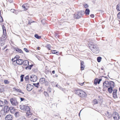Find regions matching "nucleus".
Listing matches in <instances>:
<instances>
[{"instance_id": "obj_1", "label": "nucleus", "mask_w": 120, "mask_h": 120, "mask_svg": "<svg viewBox=\"0 0 120 120\" xmlns=\"http://www.w3.org/2000/svg\"><path fill=\"white\" fill-rule=\"evenodd\" d=\"M88 46L91 51L94 53H97L99 52V48L96 45L94 44L93 43L90 42L88 43Z\"/></svg>"}, {"instance_id": "obj_2", "label": "nucleus", "mask_w": 120, "mask_h": 120, "mask_svg": "<svg viewBox=\"0 0 120 120\" xmlns=\"http://www.w3.org/2000/svg\"><path fill=\"white\" fill-rule=\"evenodd\" d=\"M20 109L23 111H27L26 115L27 116L31 115V113L30 111V108L29 106L27 105H22L20 106Z\"/></svg>"}, {"instance_id": "obj_3", "label": "nucleus", "mask_w": 120, "mask_h": 120, "mask_svg": "<svg viewBox=\"0 0 120 120\" xmlns=\"http://www.w3.org/2000/svg\"><path fill=\"white\" fill-rule=\"evenodd\" d=\"M2 27L3 32L2 36L1 38V41H2L4 43L5 40L7 38V35L5 27L4 25H2Z\"/></svg>"}, {"instance_id": "obj_4", "label": "nucleus", "mask_w": 120, "mask_h": 120, "mask_svg": "<svg viewBox=\"0 0 120 120\" xmlns=\"http://www.w3.org/2000/svg\"><path fill=\"white\" fill-rule=\"evenodd\" d=\"M74 92L76 94L81 97L85 98L87 96L85 92L80 90H75Z\"/></svg>"}, {"instance_id": "obj_5", "label": "nucleus", "mask_w": 120, "mask_h": 120, "mask_svg": "<svg viewBox=\"0 0 120 120\" xmlns=\"http://www.w3.org/2000/svg\"><path fill=\"white\" fill-rule=\"evenodd\" d=\"M10 101L12 105L13 106H15L16 108H17L18 105V102L16 99L15 98H13L10 99Z\"/></svg>"}, {"instance_id": "obj_6", "label": "nucleus", "mask_w": 120, "mask_h": 120, "mask_svg": "<svg viewBox=\"0 0 120 120\" xmlns=\"http://www.w3.org/2000/svg\"><path fill=\"white\" fill-rule=\"evenodd\" d=\"M109 81H106L104 82L103 84V89L105 90L106 88L109 87Z\"/></svg>"}, {"instance_id": "obj_7", "label": "nucleus", "mask_w": 120, "mask_h": 120, "mask_svg": "<svg viewBox=\"0 0 120 120\" xmlns=\"http://www.w3.org/2000/svg\"><path fill=\"white\" fill-rule=\"evenodd\" d=\"M84 12L83 11H81L78 12L75 16L76 18L78 19L81 18L83 15Z\"/></svg>"}, {"instance_id": "obj_8", "label": "nucleus", "mask_w": 120, "mask_h": 120, "mask_svg": "<svg viewBox=\"0 0 120 120\" xmlns=\"http://www.w3.org/2000/svg\"><path fill=\"white\" fill-rule=\"evenodd\" d=\"M37 79V76L34 75H32L30 76V80L32 82H34L36 81Z\"/></svg>"}, {"instance_id": "obj_9", "label": "nucleus", "mask_w": 120, "mask_h": 120, "mask_svg": "<svg viewBox=\"0 0 120 120\" xmlns=\"http://www.w3.org/2000/svg\"><path fill=\"white\" fill-rule=\"evenodd\" d=\"M113 116L115 120H118L119 119V116L118 113L116 112H113Z\"/></svg>"}, {"instance_id": "obj_10", "label": "nucleus", "mask_w": 120, "mask_h": 120, "mask_svg": "<svg viewBox=\"0 0 120 120\" xmlns=\"http://www.w3.org/2000/svg\"><path fill=\"white\" fill-rule=\"evenodd\" d=\"M33 86L31 85L30 84H28L26 85V89L28 91H31L33 88Z\"/></svg>"}, {"instance_id": "obj_11", "label": "nucleus", "mask_w": 120, "mask_h": 120, "mask_svg": "<svg viewBox=\"0 0 120 120\" xmlns=\"http://www.w3.org/2000/svg\"><path fill=\"white\" fill-rule=\"evenodd\" d=\"M9 109H9V107L8 106H4V112L7 113L8 112L9 110Z\"/></svg>"}, {"instance_id": "obj_12", "label": "nucleus", "mask_w": 120, "mask_h": 120, "mask_svg": "<svg viewBox=\"0 0 120 120\" xmlns=\"http://www.w3.org/2000/svg\"><path fill=\"white\" fill-rule=\"evenodd\" d=\"M12 116L11 115H7L5 117V120H12Z\"/></svg>"}, {"instance_id": "obj_13", "label": "nucleus", "mask_w": 120, "mask_h": 120, "mask_svg": "<svg viewBox=\"0 0 120 120\" xmlns=\"http://www.w3.org/2000/svg\"><path fill=\"white\" fill-rule=\"evenodd\" d=\"M24 61L20 59H18L16 61V63L19 65H21L23 64Z\"/></svg>"}, {"instance_id": "obj_14", "label": "nucleus", "mask_w": 120, "mask_h": 120, "mask_svg": "<svg viewBox=\"0 0 120 120\" xmlns=\"http://www.w3.org/2000/svg\"><path fill=\"white\" fill-rule=\"evenodd\" d=\"M81 65V70H83L85 67V65L84 64V62L83 61H81L80 62Z\"/></svg>"}, {"instance_id": "obj_15", "label": "nucleus", "mask_w": 120, "mask_h": 120, "mask_svg": "<svg viewBox=\"0 0 120 120\" xmlns=\"http://www.w3.org/2000/svg\"><path fill=\"white\" fill-rule=\"evenodd\" d=\"M40 82L41 84H43L45 83L46 82V81L45 80L44 78H41L40 80Z\"/></svg>"}, {"instance_id": "obj_16", "label": "nucleus", "mask_w": 120, "mask_h": 120, "mask_svg": "<svg viewBox=\"0 0 120 120\" xmlns=\"http://www.w3.org/2000/svg\"><path fill=\"white\" fill-rule=\"evenodd\" d=\"M109 87H114V83L112 81H109Z\"/></svg>"}, {"instance_id": "obj_17", "label": "nucleus", "mask_w": 120, "mask_h": 120, "mask_svg": "<svg viewBox=\"0 0 120 120\" xmlns=\"http://www.w3.org/2000/svg\"><path fill=\"white\" fill-rule=\"evenodd\" d=\"M24 79L26 81V82L28 83L29 82V77L28 75H27L24 78Z\"/></svg>"}, {"instance_id": "obj_18", "label": "nucleus", "mask_w": 120, "mask_h": 120, "mask_svg": "<svg viewBox=\"0 0 120 120\" xmlns=\"http://www.w3.org/2000/svg\"><path fill=\"white\" fill-rule=\"evenodd\" d=\"M15 116V117H17L19 116H20L19 112H16L14 114Z\"/></svg>"}, {"instance_id": "obj_19", "label": "nucleus", "mask_w": 120, "mask_h": 120, "mask_svg": "<svg viewBox=\"0 0 120 120\" xmlns=\"http://www.w3.org/2000/svg\"><path fill=\"white\" fill-rule=\"evenodd\" d=\"M23 65L25 66H27L29 65V61L27 60H25L24 61Z\"/></svg>"}, {"instance_id": "obj_20", "label": "nucleus", "mask_w": 120, "mask_h": 120, "mask_svg": "<svg viewBox=\"0 0 120 120\" xmlns=\"http://www.w3.org/2000/svg\"><path fill=\"white\" fill-rule=\"evenodd\" d=\"M22 7L24 8V10H27L28 9L26 4H23L22 6Z\"/></svg>"}, {"instance_id": "obj_21", "label": "nucleus", "mask_w": 120, "mask_h": 120, "mask_svg": "<svg viewBox=\"0 0 120 120\" xmlns=\"http://www.w3.org/2000/svg\"><path fill=\"white\" fill-rule=\"evenodd\" d=\"M17 120H26V119L24 116H22L17 119Z\"/></svg>"}, {"instance_id": "obj_22", "label": "nucleus", "mask_w": 120, "mask_h": 120, "mask_svg": "<svg viewBox=\"0 0 120 120\" xmlns=\"http://www.w3.org/2000/svg\"><path fill=\"white\" fill-rule=\"evenodd\" d=\"M14 90L15 91L18 92H20L23 94H24L22 92L21 90L20 89H16L15 88H14Z\"/></svg>"}, {"instance_id": "obj_23", "label": "nucleus", "mask_w": 120, "mask_h": 120, "mask_svg": "<svg viewBox=\"0 0 120 120\" xmlns=\"http://www.w3.org/2000/svg\"><path fill=\"white\" fill-rule=\"evenodd\" d=\"M16 51H17V52H19L21 53H22L23 51L21 50V49H19L17 48L16 49Z\"/></svg>"}, {"instance_id": "obj_24", "label": "nucleus", "mask_w": 120, "mask_h": 120, "mask_svg": "<svg viewBox=\"0 0 120 120\" xmlns=\"http://www.w3.org/2000/svg\"><path fill=\"white\" fill-rule=\"evenodd\" d=\"M108 90L109 93H111L113 91L112 87H109L108 88Z\"/></svg>"}, {"instance_id": "obj_25", "label": "nucleus", "mask_w": 120, "mask_h": 120, "mask_svg": "<svg viewBox=\"0 0 120 120\" xmlns=\"http://www.w3.org/2000/svg\"><path fill=\"white\" fill-rule=\"evenodd\" d=\"M90 11L89 9H86L85 11V13L86 15H89V14Z\"/></svg>"}, {"instance_id": "obj_26", "label": "nucleus", "mask_w": 120, "mask_h": 120, "mask_svg": "<svg viewBox=\"0 0 120 120\" xmlns=\"http://www.w3.org/2000/svg\"><path fill=\"white\" fill-rule=\"evenodd\" d=\"M116 9L117 11H120V4H119L117 5Z\"/></svg>"}, {"instance_id": "obj_27", "label": "nucleus", "mask_w": 120, "mask_h": 120, "mask_svg": "<svg viewBox=\"0 0 120 120\" xmlns=\"http://www.w3.org/2000/svg\"><path fill=\"white\" fill-rule=\"evenodd\" d=\"M33 84L34 86L37 88H38L39 86V82H38L37 83H33Z\"/></svg>"}, {"instance_id": "obj_28", "label": "nucleus", "mask_w": 120, "mask_h": 120, "mask_svg": "<svg viewBox=\"0 0 120 120\" xmlns=\"http://www.w3.org/2000/svg\"><path fill=\"white\" fill-rule=\"evenodd\" d=\"M105 114L106 116L109 118L111 116V115L108 112H107L105 113Z\"/></svg>"}, {"instance_id": "obj_29", "label": "nucleus", "mask_w": 120, "mask_h": 120, "mask_svg": "<svg viewBox=\"0 0 120 120\" xmlns=\"http://www.w3.org/2000/svg\"><path fill=\"white\" fill-rule=\"evenodd\" d=\"M33 66L32 65H31L29 66L26 67L25 69H30Z\"/></svg>"}, {"instance_id": "obj_30", "label": "nucleus", "mask_w": 120, "mask_h": 120, "mask_svg": "<svg viewBox=\"0 0 120 120\" xmlns=\"http://www.w3.org/2000/svg\"><path fill=\"white\" fill-rule=\"evenodd\" d=\"M112 95L113 96V97L115 98H118L116 94V93H112Z\"/></svg>"}, {"instance_id": "obj_31", "label": "nucleus", "mask_w": 120, "mask_h": 120, "mask_svg": "<svg viewBox=\"0 0 120 120\" xmlns=\"http://www.w3.org/2000/svg\"><path fill=\"white\" fill-rule=\"evenodd\" d=\"M18 60V59H17V58L15 57L13 59H12V60L13 62V63H14V62L16 61H16Z\"/></svg>"}, {"instance_id": "obj_32", "label": "nucleus", "mask_w": 120, "mask_h": 120, "mask_svg": "<svg viewBox=\"0 0 120 120\" xmlns=\"http://www.w3.org/2000/svg\"><path fill=\"white\" fill-rule=\"evenodd\" d=\"M4 102L1 100H0V106H4Z\"/></svg>"}, {"instance_id": "obj_33", "label": "nucleus", "mask_w": 120, "mask_h": 120, "mask_svg": "<svg viewBox=\"0 0 120 120\" xmlns=\"http://www.w3.org/2000/svg\"><path fill=\"white\" fill-rule=\"evenodd\" d=\"M34 37L35 38L38 39H40L41 37V36H38L37 34H35Z\"/></svg>"}, {"instance_id": "obj_34", "label": "nucleus", "mask_w": 120, "mask_h": 120, "mask_svg": "<svg viewBox=\"0 0 120 120\" xmlns=\"http://www.w3.org/2000/svg\"><path fill=\"white\" fill-rule=\"evenodd\" d=\"M46 47L47 49H49V50H50V48L51 46L49 44H47L46 45Z\"/></svg>"}, {"instance_id": "obj_35", "label": "nucleus", "mask_w": 120, "mask_h": 120, "mask_svg": "<svg viewBox=\"0 0 120 120\" xmlns=\"http://www.w3.org/2000/svg\"><path fill=\"white\" fill-rule=\"evenodd\" d=\"M93 102L94 104H97L98 103V101L96 99H94L93 101Z\"/></svg>"}, {"instance_id": "obj_36", "label": "nucleus", "mask_w": 120, "mask_h": 120, "mask_svg": "<svg viewBox=\"0 0 120 120\" xmlns=\"http://www.w3.org/2000/svg\"><path fill=\"white\" fill-rule=\"evenodd\" d=\"M24 76V75H22L20 76L21 78V81H20L21 82H23V77Z\"/></svg>"}, {"instance_id": "obj_37", "label": "nucleus", "mask_w": 120, "mask_h": 120, "mask_svg": "<svg viewBox=\"0 0 120 120\" xmlns=\"http://www.w3.org/2000/svg\"><path fill=\"white\" fill-rule=\"evenodd\" d=\"M20 99L21 101H24V102H27V100L26 99H25L23 98H20Z\"/></svg>"}, {"instance_id": "obj_38", "label": "nucleus", "mask_w": 120, "mask_h": 120, "mask_svg": "<svg viewBox=\"0 0 120 120\" xmlns=\"http://www.w3.org/2000/svg\"><path fill=\"white\" fill-rule=\"evenodd\" d=\"M101 57H98L97 58V60L98 62H100L101 61Z\"/></svg>"}, {"instance_id": "obj_39", "label": "nucleus", "mask_w": 120, "mask_h": 120, "mask_svg": "<svg viewBox=\"0 0 120 120\" xmlns=\"http://www.w3.org/2000/svg\"><path fill=\"white\" fill-rule=\"evenodd\" d=\"M4 91V88L2 87H0V93H1L2 92Z\"/></svg>"}, {"instance_id": "obj_40", "label": "nucleus", "mask_w": 120, "mask_h": 120, "mask_svg": "<svg viewBox=\"0 0 120 120\" xmlns=\"http://www.w3.org/2000/svg\"><path fill=\"white\" fill-rule=\"evenodd\" d=\"M3 19L1 15H0V22H2L3 21Z\"/></svg>"}, {"instance_id": "obj_41", "label": "nucleus", "mask_w": 120, "mask_h": 120, "mask_svg": "<svg viewBox=\"0 0 120 120\" xmlns=\"http://www.w3.org/2000/svg\"><path fill=\"white\" fill-rule=\"evenodd\" d=\"M52 52L53 54H56V53H57V52H56V51L55 50H53L52 51Z\"/></svg>"}, {"instance_id": "obj_42", "label": "nucleus", "mask_w": 120, "mask_h": 120, "mask_svg": "<svg viewBox=\"0 0 120 120\" xmlns=\"http://www.w3.org/2000/svg\"><path fill=\"white\" fill-rule=\"evenodd\" d=\"M4 83L6 84H8L9 83V82L7 80H5L4 81Z\"/></svg>"}, {"instance_id": "obj_43", "label": "nucleus", "mask_w": 120, "mask_h": 120, "mask_svg": "<svg viewBox=\"0 0 120 120\" xmlns=\"http://www.w3.org/2000/svg\"><path fill=\"white\" fill-rule=\"evenodd\" d=\"M44 94H45V96L46 97L47 96H49V94H48L47 93V92H44Z\"/></svg>"}, {"instance_id": "obj_44", "label": "nucleus", "mask_w": 120, "mask_h": 120, "mask_svg": "<svg viewBox=\"0 0 120 120\" xmlns=\"http://www.w3.org/2000/svg\"><path fill=\"white\" fill-rule=\"evenodd\" d=\"M117 17L119 19H120V12L118 14Z\"/></svg>"}, {"instance_id": "obj_45", "label": "nucleus", "mask_w": 120, "mask_h": 120, "mask_svg": "<svg viewBox=\"0 0 120 120\" xmlns=\"http://www.w3.org/2000/svg\"><path fill=\"white\" fill-rule=\"evenodd\" d=\"M4 104H8V101L6 100H4Z\"/></svg>"}, {"instance_id": "obj_46", "label": "nucleus", "mask_w": 120, "mask_h": 120, "mask_svg": "<svg viewBox=\"0 0 120 120\" xmlns=\"http://www.w3.org/2000/svg\"><path fill=\"white\" fill-rule=\"evenodd\" d=\"M24 49L25 51H26V52H29V51L28 50V49L26 48H24Z\"/></svg>"}, {"instance_id": "obj_47", "label": "nucleus", "mask_w": 120, "mask_h": 120, "mask_svg": "<svg viewBox=\"0 0 120 120\" xmlns=\"http://www.w3.org/2000/svg\"><path fill=\"white\" fill-rule=\"evenodd\" d=\"M56 87H58V88L60 89V88H61V87L59 85H58V84L56 85Z\"/></svg>"}, {"instance_id": "obj_48", "label": "nucleus", "mask_w": 120, "mask_h": 120, "mask_svg": "<svg viewBox=\"0 0 120 120\" xmlns=\"http://www.w3.org/2000/svg\"><path fill=\"white\" fill-rule=\"evenodd\" d=\"M84 6L85 8H87L88 7V5L87 4H85L84 5Z\"/></svg>"}, {"instance_id": "obj_49", "label": "nucleus", "mask_w": 120, "mask_h": 120, "mask_svg": "<svg viewBox=\"0 0 120 120\" xmlns=\"http://www.w3.org/2000/svg\"><path fill=\"white\" fill-rule=\"evenodd\" d=\"M117 90L116 89H114L113 90V92L112 93L114 94V93H117Z\"/></svg>"}, {"instance_id": "obj_50", "label": "nucleus", "mask_w": 120, "mask_h": 120, "mask_svg": "<svg viewBox=\"0 0 120 120\" xmlns=\"http://www.w3.org/2000/svg\"><path fill=\"white\" fill-rule=\"evenodd\" d=\"M90 16L91 18H94V14H92L90 15Z\"/></svg>"}, {"instance_id": "obj_51", "label": "nucleus", "mask_w": 120, "mask_h": 120, "mask_svg": "<svg viewBox=\"0 0 120 120\" xmlns=\"http://www.w3.org/2000/svg\"><path fill=\"white\" fill-rule=\"evenodd\" d=\"M55 36L56 38L58 37V34H55Z\"/></svg>"}, {"instance_id": "obj_52", "label": "nucleus", "mask_w": 120, "mask_h": 120, "mask_svg": "<svg viewBox=\"0 0 120 120\" xmlns=\"http://www.w3.org/2000/svg\"><path fill=\"white\" fill-rule=\"evenodd\" d=\"M26 4V7L28 8L29 7V5L28 4Z\"/></svg>"}, {"instance_id": "obj_53", "label": "nucleus", "mask_w": 120, "mask_h": 120, "mask_svg": "<svg viewBox=\"0 0 120 120\" xmlns=\"http://www.w3.org/2000/svg\"><path fill=\"white\" fill-rule=\"evenodd\" d=\"M15 57L17 58V59L18 58H19L20 56H19L17 55Z\"/></svg>"}, {"instance_id": "obj_54", "label": "nucleus", "mask_w": 120, "mask_h": 120, "mask_svg": "<svg viewBox=\"0 0 120 120\" xmlns=\"http://www.w3.org/2000/svg\"><path fill=\"white\" fill-rule=\"evenodd\" d=\"M98 83L97 82V81H96L95 80L94 81V84L96 85Z\"/></svg>"}, {"instance_id": "obj_55", "label": "nucleus", "mask_w": 120, "mask_h": 120, "mask_svg": "<svg viewBox=\"0 0 120 120\" xmlns=\"http://www.w3.org/2000/svg\"><path fill=\"white\" fill-rule=\"evenodd\" d=\"M9 109H10V110H11L13 109V107H10V108H9Z\"/></svg>"}, {"instance_id": "obj_56", "label": "nucleus", "mask_w": 120, "mask_h": 120, "mask_svg": "<svg viewBox=\"0 0 120 120\" xmlns=\"http://www.w3.org/2000/svg\"><path fill=\"white\" fill-rule=\"evenodd\" d=\"M84 83V82H83V83H79V84L80 85H82L83 84V83Z\"/></svg>"}, {"instance_id": "obj_57", "label": "nucleus", "mask_w": 120, "mask_h": 120, "mask_svg": "<svg viewBox=\"0 0 120 120\" xmlns=\"http://www.w3.org/2000/svg\"><path fill=\"white\" fill-rule=\"evenodd\" d=\"M98 80L99 81V82H98V84H99V83H100V82L101 80V79H98Z\"/></svg>"}, {"instance_id": "obj_58", "label": "nucleus", "mask_w": 120, "mask_h": 120, "mask_svg": "<svg viewBox=\"0 0 120 120\" xmlns=\"http://www.w3.org/2000/svg\"><path fill=\"white\" fill-rule=\"evenodd\" d=\"M60 89H61V90L63 91H64V88H60Z\"/></svg>"}, {"instance_id": "obj_59", "label": "nucleus", "mask_w": 120, "mask_h": 120, "mask_svg": "<svg viewBox=\"0 0 120 120\" xmlns=\"http://www.w3.org/2000/svg\"><path fill=\"white\" fill-rule=\"evenodd\" d=\"M55 71H52V73L53 74H54L55 73Z\"/></svg>"}, {"instance_id": "obj_60", "label": "nucleus", "mask_w": 120, "mask_h": 120, "mask_svg": "<svg viewBox=\"0 0 120 120\" xmlns=\"http://www.w3.org/2000/svg\"><path fill=\"white\" fill-rule=\"evenodd\" d=\"M40 48L39 47H38L37 48V49L38 50H39L40 49Z\"/></svg>"}, {"instance_id": "obj_61", "label": "nucleus", "mask_w": 120, "mask_h": 120, "mask_svg": "<svg viewBox=\"0 0 120 120\" xmlns=\"http://www.w3.org/2000/svg\"><path fill=\"white\" fill-rule=\"evenodd\" d=\"M5 48H6V47H5H5H4V48H2V49L3 50H4V49Z\"/></svg>"}, {"instance_id": "obj_62", "label": "nucleus", "mask_w": 120, "mask_h": 120, "mask_svg": "<svg viewBox=\"0 0 120 120\" xmlns=\"http://www.w3.org/2000/svg\"><path fill=\"white\" fill-rule=\"evenodd\" d=\"M97 81V83H98V82H99V81H98V80H96Z\"/></svg>"}, {"instance_id": "obj_63", "label": "nucleus", "mask_w": 120, "mask_h": 120, "mask_svg": "<svg viewBox=\"0 0 120 120\" xmlns=\"http://www.w3.org/2000/svg\"><path fill=\"white\" fill-rule=\"evenodd\" d=\"M34 120H38V119L36 118H35Z\"/></svg>"}, {"instance_id": "obj_64", "label": "nucleus", "mask_w": 120, "mask_h": 120, "mask_svg": "<svg viewBox=\"0 0 120 120\" xmlns=\"http://www.w3.org/2000/svg\"><path fill=\"white\" fill-rule=\"evenodd\" d=\"M101 69L102 70H103V68H101Z\"/></svg>"}]
</instances>
